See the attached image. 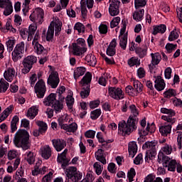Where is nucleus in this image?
Here are the masks:
<instances>
[{"label":"nucleus","instance_id":"obj_59","mask_svg":"<svg viewBox=\"0 0 182 182\" xmlns=\"http://www.w3.org/2000/svg\"><path fill=\"white\" fill-rule=\"evenodd\" d=\"M127 177L129 182L133 181V178L136 177V170L134 169V168H131L129 171H128Z\"/></svg>","mask_w":182,"mask_h":182},{"label":"nucleus","instance_id":"obj_10","mask_svg":"<svg viewBox=\"0 0 182 182\" xmlns=\"http://www.w3.org/2000/svg\"><path fill=\"white\" fill-rule=\"evenodd\" d=\"M66 177L72 181H80L83 175L80 171H77V168L75 166H70L65 170Z\"/></svg>","mask_w":182,"mask_h":182},{"label":"nucleus","instance_id":"obj_13","mask_svg":"<svg viewBox=\"0 0 182 182\" xmlns=\"http://www.w3.org/2000/svg\"><path fill=\"white\" fill-rule=\"evenodd\" d=\"M34 91L39 99H43L46 93V84L43 80H38L34 85Z\"/></svg>","mask_w":182,"mask_h":182},{"label":"nucleus","instance_id":"obj_38","mask_svg":"<svg viewBox=\"0 0 182 182\" xmlns=\"http://www.w3.org/2000/svg\"><path fill=\"white\" fill-rule=\"evenodd\" d=\"M85 72H86V68L85 67H78L75 68L73 73L74 79L77 80L78 77L85 75Z\"/></svg>","mask_w":182,"mask_h":182},{"label":"nucleus","instance_id":"obj_35","mask_svg":"<svg viewBox=\"0 0 182 182\" xmlns=\"http://www.w3.org/2000/svg\"><path fill=\"white\" fill-rule=\"evenodd\" d=\"M36 124L38 126L41 134H45L48 131V124H46V122L38 120L36 122Z\"/></svg>","mask_w":182,"mask_h":182},{"label":"nucleus","instance_id":"obj_37","mask_svg":"<svg viewBox=\"0 0 182 182\" xmlns=\"http://www.w3.org/2000/svg\"><path fill=\"white\" fill-rule=\"evenodd\" d=\"M167 31V26L164 24L155 26L153 27V35H157V33H164Z\"/></svg>","mask_w":182,"mask_h":182},{"label":"nucleus","instance_id":"obj_19","mask_svg":"<svg viewBox=\"0 0 182 182\" xmlns=\"http://www.w3.org/2000/svg\"><path fill=\"white\" fill-rule=\"evenodd\" d=\"M173 152V146L170 144H164L161 150L159 151V153L158 154V161H161V160H164L166 157H168L167 156L170 155ZM166 154L167 156H166Z\"/></svg>","mask_w":182,"mask_h":182},{"label":"nucleus","instance_id":"obj_21","mask_svg":"<svg viewBox=\"0 0 182 182\" xmlns=\"http://www.w3.org/2000/svg\"><path fill=\"white\" fill-rule=\"evenodd\" d=\"M40 154L44 160H49L52 157V148L49 145H44L40 148Z\"/></svg>","mask_w":182,"mask_h":182},{"label":"nucleus","instance_id":"obj_53","mask_svg":"<svg viewBox=\"0 0 182 182\" xmlns=\"http://www.w3.org/2000/svg\"><path fill=\"white\" fill-rule=\"evenodd\" d=\"M36 25L37 24H31L28 28L30 40L33 39V36L35 35V32H36V29H38V27L36 26Z\"/></svg>","mask_w":182,"mask_h":182},{"label":"nucleus","instance_id":"obj_31","mask_svg":"<svg viewBox=\"0 0 182 182\" xmlns=\"http://www.w3.org/2000/svg\"><path fill=\"white\" fill-rule=\"evenodd\" d=\"M65 97L60 98V100H56L55 103L53 104L52 107H53L55 113H60L63 109V101Z\"/></svg>","mask_w":182,"mask_h":182},{"label":"nucleus","instance_id":"obj_11","mask_svg":"<svg viewBox=\"0 0 182 182\" xmlns=\"http://www.w3.org/2000/svg\"><path fill=\"white\" fill-rule=\"evenodd\" d=\"M43 16H45L43 9L37 8L30 15L29 18L30 21L33 22L36 25H41L43 22Z\"/></svg>","mask_w":182,"mask_h":182},{"label":"nucleus","instance_id":"obj_29","mask_svg":"<svg viewBox=\"0 0 182 182\" xmlns=\"http://www.w3.org/2000/svg\"><path fill=\"white\" fill-rule=\"evenodd\" d=\"M132 17L134 21L136 22H141L143 21V18L144 17V9H138L133 14Z\"/></svg>","mask_w":182,"mask_h":182},{"label":"nucleus","instance_id":"obj_4","mask_svg":"<svg viewBox=\"0 0 182 182\" xmlns=\"http://www.w3.org/2000/svg\"><path fill=\"white\" fill-rule=\"evenodd\" d=\"M90 82H92V73H87L80 80L82 90L80 92L82 99H86L90 95Z\"/></svg>","mask_w":182,"mask_h":182},{"label":"nucleus","instance_id":"obj_62","mask_svg":"<svg viewBox=\"0 0 182 182\" xmlns=\"http://www.w3.org/2000/svg\"><path fill=\"white\" fill-rule=\"evenodd\" d=\"M42 161H38L36 164L34 169L32 171V176H39L41 174V171L39 170V166H41Z\"/></svg>","mask_w":182,"mask_h":182},{"label":"nucleus","instance_id":"obj_39","mask_svg":"<svg viewBox=\"0 0 182 182\" xmlns=\"http://www.w3.org/2000/svg\"><path fill=\"white\" fill-rule=\"evenodd\" d=\"M85 62H87L90 66H96V63H97V60L96 59V57L92 53L87 55L85 56Z\"/></svg>","mask_w":182,"mask_h":182},{"label":"nucleus","instance_id":"obj_2","mask_svg":"<svg viewBox=\"0 0 182 182\" xmlns=\"http://www.w3.org/2000/svg\"><path fill=\"white\" fill-rule=\"evenodd\" d=\"M14 144L16 147L23 148V150L29 149V133L25 129H20L14 135Z\"/></svg>","mask_w":182,"mask_h":182},{"label":"nucleus","instance_id":"obj_43","mask_svg":"<svg viewBox=\"0 0 182 182\" xmlns=\"http://www.w3.org/2000/svg\"><path fill=\"white\" fill-rule=\"evenodd\" d=\"M57 161L58 163L62 164L63 167H66L69 163V161H68V159H66V155L63 154H58Z\"/></svg>","mask_w":182,"mask_h":182},{"label":"nucleus","instance_id":"obj_46","mask_svg":"<svg viewBox=\"0 0 182 182\" xmlns=\"http://www.w3.org/2000/svg\"><path fill=\"white\" fill-rule=\"evenodd\" d=\"M25 176V170L22 166H21L15 173V174L13 176V178L14 180H21V178H23Z\"/></svg>","mask_w":182,"mask_h":182},{"label":"nucleus","instance_id":"obj_52","mask_svg":"<svg viewBox=\"0 0 182 182\" xmlns=\"http://www.w3.org/2000/svg\"><path fill=\"white\" fill-rule=\"evenodd\" d=\"M100 114H102V109H96L90 112V119L92 120H97L100 117Z\"/></svg>","mask_w":182,"mask_h":182},{"label":"nucleus","instance_id":"obj_64","mask_svg":"<svg viewBox=\"0 0 182 182\" xmlns=\"http://www.w3.org/2000/svg\"><path fill=\"white\" fill-rule=\"evenodd\" d=\"M53 177V173L52 171H50L48 174H46L43 177L42 182H51Z\"/></svg>","mask_w":182,"mask_h":182},{"label":"nucleus","instance_id":"obj_27","mask_svg":"<svg viewBox=\"0 0 182 182\" xmlns=\"http://www.w3.org/2000/svg\"><path fill=\"white\" fill-rule=\"evenodd\" d=\"M154 87L158 92H161L166 89V82L161 78V76H158L154 81Z\"/></svg>","mask_w":182,"mask_h":182},{"label":"nucleus","instance_id":"obj_5","mask_svg":"<svg viewBox=\"0 0 182 182\" xmlns=\"http://www.w3.org/2000/svg\"><path fill=\"white\" fill-rule=\"evenodd\" d=\"M139 124L140 126L138 128L139 137H144L147 136L149 133H154L156 132V125H154V124H151V125L149 123L147 124L145 118L139 122Z\"/></svg>","mask_w":182,"mask_h":182},{"label":"nucleus","instance_id":"obj_49","mask_svg":"<svg viewBox=\"0 0 182 182\" xmlns=\"http://www.w3.org/2000/svg\"><path fill=\"white\" fill-rule=\"evenodd\" d=\"M177 96V91L174 89H168L164 92V97L166 99H171V97H175Z\"/></svg>","mask_w":182,"mask_h":182},{"label":"nucleus","instance_id":"obj_50","mask_svg":"<svg viewBox=\"0 0 182 182\" xmlns=\"http://www.w3.org/2000/svg\"><path fill=\"white\" fill-rule=\"evenodd\" d=\"M9 87V84L4 79L0 80V93H5Z\"/></svg>","mask_w":182,"mask_h":182},{"label":"nucleus","instance_id":"obj_3","mask_svg":"<svg viewBox=\"0 0 182 182\" xmlns=\"http://www.w3.org/2000/svg\"><path fill=\"white\" fill-rule=\"evenodd\" d=\"M60 31H62V21L59 20V18L56 16L53 17L46 33V41L48 42H52L53 36H55H55H59Z\"/></svg>","mask_w":182,"mask_h":182},{"label":"nucleus","instance_id":"obj_48","mask_svg":"<svg viewBox=\"0 0 182 182\" xmlns=\"http://www.w3.org/2000/svg\"><path fill=\"white\" fill-rule=\"evenodd\" d=\"M140 64V59L137 57H132L128 60V65L130 68H133V66L138 68Z\"/></svg>","mask_w":182,"mask_h":182},{"label":"nucleus","instance_id":"obj_44","mask_svg":"<svg viewBox=\"0 0 182 182\" xmlns=\"http://www.w3.org/2000/svg\"><path fill=\"white\" fill-rule=\"evenodd\" d=\"M18 123H19V117H18V115H16L13 117L11 122V133H14V132H16V130H18V127H16Z\"/></svg>","mask_w":182,"mask_h":182},{"label":"nucleus","instance_id":"obj_15","mask_svg":"<svg viewBox=\"0 0 182 182\" xmlns=\"http://www.w3.org/2000/svg\"><path fill=\"white\" fill-rule=\"evenodd\" d=\"M160 164H163L165 168H167L168 171H176L177 167V161L176 159H171L170 157H166L161 161H158Z\"/></svg>","mask_w":182,"mask_h":182},{"label":"nucleus","instance_id":"obj_47","mask_svg":"<svg viewBox=\"0 0 182 182\" xmlns=\"http://www.w3.org/2000/svg\"><path fill=\"white\" fill-rule=\"evenodd\" d=\"M64 130H65V132H68L69 133H75V132L77 130V124L75 122H73L68 125L67 124V125L64 127Z\"/></svg>","mask_w":182,"mask_h":182},{"label":"nucleus","instance_id":"obj_34","mask_svg":"<svg viewBox=\"0 0 182 182\" xmlns=\"http://www.w3.org/2000/svg\"><path fill=\"white\" fill-rule=\"evenodd\" d=\"M34 50L37 55H46L48 53V50L39 43L34 44Z\"/></svg>","mask_w":182,"mask_h":182},{"label":"nucleus","instance_id":"obj_60","mask_svg":"<svg viewBox=\"0 0 182 182\" xmlns=\"http://www.w3.org/2000/svg\"><path fill=\"white\" fill-rule=\"evenodd\" d=\"M20 35H21V38H23V39L27 38V41L28 42L32 41V40H31V38H29V33L28 31V28H23V29L21 30Z\"/></svg>","mask_w":182,"mask_h":182},{"label":"nucleus","instance_id":"obj_42","mask_svg":"<svg viewBox=\"0 0 182 182\" xmlns=\"http://www.w3.org/2000/svg\"><path fill=\"white\" fill-rule=\"evenodd\" d=\"M24 159L28 164H33L35 163V154L31 151H28L24 154Z\"/></svg>","mask_w":182,"mask_h":182},{"label":"nucleus","instance_id":"obj_54","mask_svg":"<svg viewBox=\"0 0 182 182\" xmlns=\"http://www.w3.org/2000/svg\"><path fill=\"white\" fill-rule=\"evenodd\" d=\"M136 53L138 55L139 58L142 59V58H144L147 55V47H145L144 48H138L136 49Z\"/></svg>","mask_w":182,"mask_h":182},{"label":"nucleus","instance_id":"obj_55","mask_svg":"<svg viewBox=\"0 0 182 182\" xmlns=\"http://www.w3.org/2000/svg\"><path fill=\"white\" fill-rule=\"evenodd\" d=\"M147 4V0H134L135 9H140L144 8Z\"/></svg>","mask_w":182,"mask_h":182},{"label":"nucleus","instance_id":"obj_58","mask_svg":"<svg viewBox=\"0 0 182 182\" xmlns=\"http://www.w3.org/2000/svg\"><path fill=\"white\" fill-rule=\"evenodd\" d=\"M96 137L99 143H107V144H109V143H113V139L105 140V138H103V134H102V132H97Z\"/></svg>","mask_w":182,"mask_h":182},{"label":"nucleus","instance_id":"obj_45","mask_svg":"<svg viewBox=\"0 0 182 182\" xmlns=\"http://www.w3.org/2000/svg\"><path fill=\"white\" fill-rule=\"evenodd\" d=\"M6 45L7 46L8 52H12L14 50V48L15 46V38L14 37H9L8 41L6 42Z\"/></svg>","mask_w":182,"mask_h":182},{"label":"nucleus","instance_id":"obj_61","mask_svg":"<svg viewBox=\"0 0 182 182\" xmlns=\"http://www.w3.org/2000/svg\"><path fill=\"white\" fill-rule=\"evenodd\" d=\"M2 32H6L7 31H11L13 32V33H15L16 32V29L12 27V25H11V21H8L6 23V28H1Z\"/></svg>","mask_w":182,"mask_h":182},{"label":"nucleus","instance_id":"obj_28","mask_svg":"<svg viewBox=\"0 0 182 182\" xmlns=\"http://www.w3.org/2000/svg\"><path fill=\"white\" fill-rule=\"evenodd\" d=\"M128 151L129 157H134L137 154V142L132 141H130L128 144Z\"/></svg>","mask_w":182,"mask_h":182},{"label":"nucleus","instance_id":"obj_16","mask_svg":"<svg viewBox=\"0 0 182 182\" xmlns=\"http://www.w3.org/2000/svg\"><path fill=\"white\" fill-rule=\"evenodd\" d=\"M59 82H60V80L59 79V73L55 70L51 71L47 80L48 85H49L52 89H56L59 85Z\"/></svg>","mask_w":182,"mask_h":182},{"label":"nucleus","instance_id":"obj_36","mask_svg":"<svg viewBox=\"0 0 182 182\" xmlns=\"http://www.w3.org/2000/svg\"><path fill=\"white\" fill-rule=\"evenodd\" d=\"M14 110V105H10L7 108L5 109V110L0 114V120L1 122H4L5 119L9 116L12 113V111Z\"/></svg>","mask_w":182,"mask_h":182},{"label":"nucleus","instance_id":"obj_56","mask_svg":"<svg viewBox=\"0 0 182 182\" xmlns=\"http://www.w3.org/2000/svg\"><path fill=\"white\" fill-rule=\"evenodd\" d=\"M178 36H180V35L178 34V31L175 28L170 33L168 36V41L170 42H173V41L178 39Z\"/></svg>","mask_w":182,"mask_h":182},{"label":"nucleus","instance_id":"obj_63","mask_svg":"<svg viewBox=\"0 0 182 182\" xmlns=\"http://www.w3.org/2000/svg\"><path fill=\"white\" fill-rule=\"evenodd\" d=\"M119 23H120V17L119 16L114 17L110 22V28H116V26H117Z\"/></svg>","mask_w":182,"mask_h":182},{"label":"nucleus","instance_id":"obj_22","mask_svg":"<svg viewBox=\"0 0 182 182\" xmlns=\"http://www.w3.org/2000/svg\"><path fill=\"white\" fill-rule=\"evenodd\" d=\"M52 144L56 151H62L66 147V141L63 139H53Z\"/></svg>","mask_w":182,"mask_h":182},{"label":"nucleus","instance_id":"obj_17","mask_svg":"<svg viewBox=\"0 0 182 182\" xmlns=\"http://www.w3.org/2000/svg\"><path fill=\"white\" fill-rule=\"evenodd\" d=\"M120 0H109V14L111 16H117L120 14Z\"/></svg>","mask_w":182,"mask_h":182},{"label":"nucleus","instance_id":"obj_26","mask_svg":"<svg viewBox=\"0 0 182 182\" xmlns=\"http://www.w3.org/2000/svg\"><path fill=\"white\" fill-rule=\"evenodd\" d=\"M16 72L15 71V68H9L7 70L4 71V77L7 82H12L15 77Z\"/></svg>","mask_w":182,"mask_h":182},{"label":"nucleus","instance_id":"obj_18","mask_svg":"<svg viewBox=\"0 0 182 182\" xmlns=\"http://www.w3.org/2000/svg\"><path fill=\"white\" fill-rule=\"evenodd\" d=\"M0 9H4V15L9 16L14 12V6L11 0H0Z\"/></svg>","mask_w":182,"mask_h":182},{"label":"nucleus","instance_id":"obj_24","mask_svg":"<svg viewBox=\"0 0 182 182\" xmlns=\"http://www.w3.org/2000/svg\"><path fill=\"white\" fill-rule=\"evenodd\" d=\"M38 113H39V106L33 105L28 109L26 117L30 119V120H33V119L38 116Z\"/></svg>","mask_w":182,"mask_h":182},{"label":"nucleus","instance_id":"obj_1","mask_svg":"<svg viewBox=\"0 0 182 182\" xmlns=\"http://www.w3.org/2000/svg\"><path fill=\"white\" fill-rule=\"evenodd\" d=\"M131 115L127 122L122 120L118 123V133L121 136H130L133 132L137 130V117L139 116V109L136 105L129 106Z\"/></svg>","mask_w":182,"mask_h":182},{"label":"nucleus","instance_id":"obj_8","mask_svg":"<svg viewBox=\"0 0 182 182\" xmlns=\"http://www.w3.org/2000/svg\"><path fill=\"white\" fill-rule=\"evenodd\" d=\"M23 53H25V42L21 41L16 44L11 53L13 62L21 60L23 57Z\"/></svg>","mask_w":182,"mask_h":182},{"label":"nucleus","instance_id":"obj_20","mask_svg":"<svg viewBox=\"0 0 182 182\" xmlns=\"http://www.w3.org/2000/svg\"><path fill=\"white\" fill-rule=\"evenodd\" d=\"M126 24H122V27L120 29V36H119V46L124 50H126L127 48V33H126Z\"/></svg>","mask_w":182,"mask_h":182},{"label":"nucleus","instance_id":"obj_40","mask_svg":"<svg viewBox=\"0 0 182 182\" xmlns=\"http://www.w3.org/2000/svg\"><path fill=\"white\" fill-rule=\"evenodd\" d=\"M151 65L156 66L161 61V55L159 53H151Z\"/></svg>","mask_w":182,"mask_h":182},{"label":"nucleus","instance_id":"obj_6","mask_svg":"<svg viewBox=\"0 0 182 182\" xmlns=\"http://www.w3.org/2000/svg\"><path fill=\"white\" fill-rule=\"evenodd\" d=\"M156 146L157 143L156 141H146L142 146V149L146 150L145 161L147 162L149 160H151L152 157H156L157 151L156 150Z\"/></svg>","mask_w":182,"mask_h":182},{"label":"nucleus","instance_id":"obj_51","mask_svg":"<svg viewBox=\"0 0 182 182\" xmlns=\"http://www.w3.org/2000/svg\"><path fill=\"white\" fill-rule=\"evenodd\" d=\"M93 168L97 176H100L103 171V164H100V162H95L93 164Z\"/></svg>","mask_w":182,"mask_h":182},{"label":"nucleus","instance_id":"obj_25","mask_svg":"<svg viewBox=\"0 0 182 182\" xmlns=\"http://www.w3.org/2000/svg\"><path fill=\"white\" fill-rule=\"evenodd\" d=\"M172 124L171 123H165L159 127V133H161V136L167 137V135L171 133Z\"/></svg>","mask_w":182,"mask_h":182},{"label":"nucleus","instance_id":"obj_57","mask_svg":"<svg viewBox=\"0 0 182 182\" xmlns=\"http://www.w3.org/2000/svg\"><path fill=\"white\" fill-rule=\"evenodd\" d=\"M74 30L77 31L78 33H83L86 30V28L83 23L77 22L75 24Z\"/></svg>","mask_w":182,"mask_h":182},{"label":"nucleus","instance_id":"obj_14","mask_svg":"<svg viewBox=\"0 0 182 182\" xmlns=\"http://www.w3.org/2000/svg\"><path fill=\"white\" fill-rule=\"evenodd\" d=\"M108 93L110 97L114 99V100H122V99H124V93L119 87H109Z\"/></svg>","mask_w":182,"mask_h":182},{"label":"nucleus","instance_id":"obj_23","mask_svg":"<svg viewBox=\"0 0 182 182\" xmlns=\"http://www.w3.org/2000/svg\"><path fill=\"white\" fill-rule=\"evenodd\" d=\"M116 46H117V41L116 38L112 40L108 46L106 53L108 56L113 57L116 55Z\"/></svg>","mask_w":182,"mask_h":182},{"label":"nucleus","instance_id":"obj_30","mask_svg":"<svg viewBox=\"0 0 182 182\" xmlns=\"http://www.w3.org/2000/svg\"><path fill=\"white\" fill-rule=\"evenodd\" d=\"M95 159L97 161L102 163V164H106V154H105V151L102 149H98L95 152Z\"/></svg>","mask_w":182,"mask_h":182},{"label":"nucleus","instance_id":"obj_33","mask_svg":"<svg viewBox=\"0 0 182 182\" xmlns=\"http://www.w3.org/2000/svg\"><path fill=\"white\" fill-rule=\"evenodd\" d=\"M56 101V94L51 93L43 99V103L45 106H53Z\"/></svg>","mask_w":182,"mask_h":182},{"label":"nucleus","instance_id":"obj_9","mask_svg":"<svg viewBox=\"0 0 182 182\" xmlns=\"http://www.w3.org/2000/svg\"><path fill=\"white\" fill-rule=\"evenodd\" d=\"M36 62H38V58L35 55H31L26 57L23 60V68L22 69V73L24 75L29 73Z\"/></svg>","mask_w":182,"mask_h":182},{"label":"nucleus","instance_id":"obj_32","mask_svg":"<svg viewBox=\"0 0 182 182\" xmlns=\"http://www.w3.org/2000/svg\"><path fill=\"white\" fill-rule=\"evenodd\" d=\"M65 102L68 109L72 110L73 105H75V98L73 97V92L69 91L68 95L65 97Z\"/></svg>","mask_w":182,"mask_h":182},{"label":"nucleus","instance_id":"obj_7","mask_svg":"<svg viewBox=\"0 0 182 182\" xmlns=\"http://www.w3.org/2000/svg\"><path fill=\"white\" fill-rule=\"evenodd\" d=\"M87 51L86 48V41L83 38H78L77 43H73V54L75 56H82L83 53Z\"/></svg>","mask_w":182,"mask_h":182},{"label":"nucleus","instance_id":"obj_12","mask_svg":"<svg viewBox=\"0 0 182 182\" xmlns=\"http://www.w3.org/2000/svg\"><path fill=\"white\" fill-rule=\"evenodd\" d=\"M161 113L166 114L161 116L162 120L167 122V123H171V124L176 123V119L174 118L176 116V111L172 109H167L164 107L161 109Z\"/></svg>","mask_w":182,"mask_h":182},{"label":"nucleus","instance_id":"obj_41","mask_svg":"<svg viewBox=\"0 0 182 182\" xmlns=\"http://www.w3.org/2000/svg\"><path fill=\"white\" fill-rule=\"evenodd\" d=\"M131 82H132V85L136 91L137 93H141L143 92V84L139 81V80H136L133 78Z\"/></svg>","mask_w":182,"mask_h":182}]
</instances>
